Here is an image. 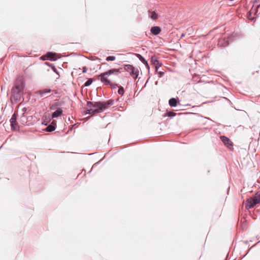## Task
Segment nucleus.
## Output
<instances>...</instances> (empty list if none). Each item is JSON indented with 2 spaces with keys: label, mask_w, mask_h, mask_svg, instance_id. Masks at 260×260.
<instances>
[{
  "label": "nucleus",
  "mask_w": 260,
  "mask_h": 260,
  "mask_svg": "<svg viewBox=\"0 0 260 260\" xmlns=\"http://www.w3.org/2000/svg\"><path fill=\"white\" fill-rule=\"evenodd\" d=\"M23 88L24 83L22 80L21 79H17L14 86L11 90L10 99L12 103H17L20 100Z\"/></svg>",
  "instance_id": "nucleus-1"
},
{
  "label": "nucleus",
  "mask_w": 260,
  "mask_h": 260,
  "mask_svg": "<svg viewBox=\"0 0 260 260\" xmlns=\"http://www.w3.org/2000/svg\"><path fill=\"white\" fill-rule=\"evenodd\" d=\"M120 73V69H112L105 72L101 73L99 77L101 78V81L105 85H110L112 89H116L118 87V85L116 83H112L108 78L111 75L118 76Z\"/></svg>",
  "instance_id": "nucleus-2"
},
{
  "label": "nucleus",
  "mask_w": 260,
  "mask_h": 260,
  "mask_svg": "<svg viewBox=\"0 0 260 260\" xmlns=\"http://www.w3.org/2000/svg\"><path fill=\"white\" fill-rule=\"evenodd\" d=\"M101 104L99 105V109H90L86 110V113L89 114H94L96 113H100L104 110L107 109L110 106H111L114 103V101L110 100L106 102H99Z\"/></svg>",
  "instance_id": "nucleus-3"
},
{
  "label": "nucleus",
  "mask_w": 260,
  "mask_h": 260,
  "mask_svg": "<svg viewBox=\"0 0 260 260\" xmlns=\"http://www.w3.org/2000/svg\"><path fill=\"white\" fill-rule=\"evenodd\" d=\"M260 202V192H256L252 197L248 199L245 203V208L248 210Z\"/></svg>",
  "instance_id": "nucleus-4"
},
{
  "label": "nucleus",
  "mask_w": 260,
  "mask_h": 260,
  "mask_svg": "<svg viewBox=\"0 0 260 260\" xmlns=\"http://www.w3.org/2000/svg\"><path fill=\"white\" fill-rule=\"evenodd\" d=\"M124 69L126 71L128 72L131 76L135 80L138 78L139 73L138 68H135L131 64H125L124 65Z\"/></svg>",
  "instance_id": "nucleus-5"
},
{
  "label": "nucleus",
  "mask_w": 260,
  "mask_h": 260,
  "mask_svg": "<svg viewBox=\"0 0 260 260\" xmlns=\"http://www.w3.org/2000/svg\"><path fill=\"white\" fill-rule=\"evenodd\" d=\"M230 40H231L230 37L221 39L219 41L218 45L220 47H226L229 44Z\"/></svg>",
  "instance_id": "nucleus-6"
},
{
  "label": "nucleus",
  "mask_w": 260,
  "mask_h": 260,
  "mask_svg": "<svg viewBox=\"0 0 260 260\" xmlns=\"http://www.w3.org/2000/svg\"><path fill=\"white\" fill-rule=\"evenodd\" d=\"M56 122L55 121L53 120L51 124H49L47 126V127L45 128V131L46 132H51L54 131L56 128Z\"/></svg>",
  "instance_id": "nucleus-7"
},
{
  "label": "nucleus",
  "mask_w": 260,
  "mask_h": 260,
  "mask_svg": "<svg viewBox=\"0 0 260 260\" xmlns=\"http://www.w3.org/2000/svg\"><path fill=\"white\" fill-rule=\"evenodd\" d=\"M51 91L50 89H44L38 91V94L40 95V98H45L47 93H49Z\"/></svg>",
  "instance_id": "nucleus-8"
},
{
  "label": "nucleus",
  "mask_w": 260,
  "mask_h": 260,
  "mask_svg": "<svg viewBox=\"0 0 260 260\" xmlns=\"http://www.w3.org/2000/svg\"><path fill=\"white\" fill-rule=\"evenodd\" d=\"M62 110L58 108L57 110L52 114V118H57L60 116L62 113Z\"/></svg>",
  "instance_id": "nucleus-9"
},
{
  "label": "nucleus",
  "mask_w": 260,
  "mask_h": 260,
  "mask_svg": "<svg viewBox=\"0 0 260 260\" xmlns=\"http://www.w3.org/2000/svg\"><path fill=\"white\" fill-rule=\"evenodd\" d=\"M100 105L101 104H100L99 102H96L93 103L92 102L89 101V102H87V107H88V108L94 107V108H95V109H99V105Z\"/></svg>",
  "instance_id": "nucleus-10"
},
{
  "label": "nucleus",
  "mask_w": 260,
  "mask_h": 260,
  "mask_svg": "<svg viewBox=\"0 0 260 260\" xmlns=\"http://www.w3.org/2000/svg\"><path fill=\"white\" fill-rule=\"evenodd\" d=\"M46 56L47 57V59L53 61V60H56V53H53V52H47L46 54Z\"/></svg>",
  "instance_id": "nucleus-11"
},
{
  "label": "nucleus",
  "mask_w": 260,
  "mask_h": 260,
  "mask_svg": "<svg viewBox=\"0 0 260 260\" xmlns=\"http://www.w3.org/2000/svg\"><path fill=\"white\" fill-rule=\"evenodd\" d=\"M150 31L153 35H157L160 32L161 29L159 26H156L151 27Z\"/></svg>",
  "instance_id": "nucleus-12"
},
{
  "label": "nucleus",
  "mask_w": 260,
  "mask_h": 260,
  "mask_svg": "<svg viewBox=\"0 0 260 260\" xmlns=\"http://www.w3.org/2000/svg\"><path fill=\"white\" fill-rule=\"evenodd\" d=\"M220 139L222 141V142L225 144V145H232V142L230 141V140L225 136H221Z\"/></svg>",
  "instance_id": "nucleus-13"
},
{
  "label": "nucleus",
  "mask_w": 260,
  "mask_h": 260,
  "mask_svg": "<svg viewBox=\"0 0 260 260\" xmlns=\"http://www.w3.org/2000/svg\"><path fill=\"white\" fill-rule=\"evenodd\" d=\"M177 103L178 102L177 101V100L174 98H171L169 101V104L170 106L172 107H176L177 105Z\"/></svg>",
  "instance_id": "nucleus-14"
},
{
  "label": "nucleus",
  "mask_w": 260,
  "mask_h": 260,
  "mask_svg": "<svg viewBox=\"0 0 260 260\" xmlns=\"http://www.w3.org/2000/svg\"><path fill=\"white\" fill-rule=\"evenodd\" d=\"M11 129L13 131L17 130L18 128V125L17 121L15 122V123H11Z\"/></svg>",
  "instance_id": "nucleus-15"
},
{
  "label": "nucleus",
  "mask_w": 260,
  "mask_h": 260,
  "mask_svg": "<svg viewBox=\"0 0 260 260\" xmlns=\"http://www.w3.org/2000/svg\"><path fill=\"white\" fill-rule=\"evenodd\" d=\"M176 115V113L172 112V111H167L166 114V116H167L171 117V118L175 116Z\"/></svg>",
  "instance_id": "nucleus-16"
},
{
  "label": "nucleus",
  "mask_w": 260,
  "mask_h": 260,
  "mask_svg": "<svg viewBox=\"0 0 260 260\" xmlns=\"http://www.w3.org/2000/svg\"><path fill=\"white\" fill-rule=\"evenodd\" d=\"M17 116L16 114H13L10 120V123H15L16 122Z\"/></svg>",
  "instance_id": "nucleus-17"
},
{
  "label": "nucleus",
  "mask_w": 260,
  "mask_h": 260,
  "mask_svg": "<svg viewBox=\"0 0 260 260\" xmlns=\"http://www.w3.org/2000/svg\"><path fill=\"white\" fill-rule=\"evenodd\" d=\"M151 59L153 64L154 62L156 63L159 62L158 60V57L155 55L152 56L151 58Z\"/></svg>",
  "instance_id": "nucleus-18"
},
{
  "label": "nucleus",
  "mask_w": 260,
  "mask_h": 260,
  "mask_svg": "<svg viewBox=\"0 0 260 260\" xmlns=\"http://www.w3.org/2000/svg\"><path fill=\"white\" fill-rule=\"evenodd\" d=\"M153 65L155 66V72H157L158 69L161 66L162 63H159L158 62L157 63H155L154 62Z\"/></svg>",
  "instance_id": "nucleus-19"
},
{
  "label": "nucleus",
  "mask_w": 260,
  "mask_h": 260,
  "mask_svg": "<svg viewBox=\"0 0 260 260\" xmlns=\"http://www.w3.org/2000/svg\"><path fill=\"white\" fill-rule=\"evenodd\" d=\"M151 18L153 20H155L158 17V15L157 14L155 13V11H153L151 13V15L150 16Z\"/></svg>",
  "instance_id": "nucleus-20"
},
{
  "label": "nucleus",
  "mask_w": 260,
  "mask_h": 260,
  "mask_svg": "<svg viewBox=\"0 0 260 260\" xmlns=\"http://www.w3.org/2000/svg\"><path fill=\"white\" fill-rule=\"evenodd\" d=\"M93 81H92V79H89L88 80H87L84 83V86L87 87V86H89V85H90L91 84V83H92Z\"/></svg>",
  "instance_id": "nucleus-21"
},
{
  "label": "nucleus",
  "mask_w": 260,
  "mask_h": 260,
  "mask_svg": "<svg viewBox=\"0 0 260 260\" xmlns=\"http://www.w3.org/2000/svg\"><path fill=\"white\" fill-rule=\"evenodd\" d=\"M115 58H116V57L114 56H109L107 57L106 60L107 61H114L115 60Z\"/></svg>",
  "instance_id": "nucleus-22"
},
{
  "label": "nucleus",
  "mask_w": 260,
  "mask_h": 260,
  "mask_svg": "<svg viewBox=\"0 0 260 260\" xmlns=\"http://www.w3.org/2000/svg\"><path fill=\"white\" fill-rule=\"evenodd\" d=\"M118 93L119 94L121 95H123L124 94V89L122 86L119 87V89L118 90Z\"/></svg>",
  "instance_id": "nucleus-23"
},
{
  "label": "nucleus",
  "mask_w": 260,
  "mask_h": 260,
  "mask_svg": "<svg viewBox=\"0 0 260 260\" xmlns=\"http://www.w3.org/2000/svg\"><path fill=\"white\" fill-rule=\"evenodd\" d=\"M137 56L143 63L145 61L146 59L141 55L137 54Z\"/></svg>",
  "instance_id": "nucleus-24"
},
{
  "label": "nucleus",
  "mask_w": 260,
  "mask_h": 260,
  "mask_svg": "<svg viewBox=\"0 0 260 260\" xmlns=\"http://www.w3.org/2000/svg\"><path fill=\"white\" fill-rule=\"evenodd\" d=\"M46 64H47L48 66H49L50 67H51L52 70L55 73H56L57 74H58V73H57V69L55 68V67L54 66H51V65H49V64L48 63V62H46L45 63Z\"/></svg>",
  "instance_id": "nucleus-25"
},
{
  "label": "nucleus",
  "mask_w": 260,
  "mask_h": 260,
  "mask_svg": "<svg viewBox=\"0 0 260 260\" xmlns=\"http://www.w3.org/2000/svg\"><path fill=\"white\" fill-rule=\"evenodd\" d=\"M164 72L162 71L158 72V77L161 78L164 75Z\"/></svg>",
  "instance_id": "nucleus-26"
},
{
  "label": "nucleus",
  "mask_w": 260,
  "mask_h": 260,
  "mask_svg": "<svg viewBox=\"0 0 260 260\" xmlns=\"http://www.w3.org/2000/svg\"><path fill=\"white\" fill-rule=\"evenodd\" d=\"M143 63L145 65L146 67L147 68V69L148 70V71H149V69H150V68H149V66L147 61V60H146L145 61H144L143 62Z\"/></svg>",
  "instance_id": "nucleus-27"
},
{
  "label": "nucleus",
  "mask_w": 260,
  "mask_h": 260,
  "mask_svg": "<svg viewBox=\"0 0 260 260\" xmlns=\"http://www.w3.org/2000/svg\"><path fill=\"white\" fill-rule=\"evenodd\" d=\"M87 70V68L86 67H84L82 69V72L85 73V72H86Z\"/></svg>",
  "instance_id": "nucleus-28"
},
{
  "label": "nucleus",
  "mask_w": 260,
  "mask_h": 260,
  "mask_svg": "<svg viewBox=\"0 0 260 260\" xmlns=\"http://www.w3.org/2000/svg\"><path fill=\"white\" fill-rule=\"evenodd\" d=\"M255 3H260V0H256Z\"/></svg>",
  "instance_id": "nucleus-29"
},
{
  "label": "nucleus",
  "mask_w": 260,
  "mask_h": 260,
  "mask_svg": "<svg viewBox=\"0 0 260 260\" xmlns=\"http://www.w3.org/2000/svg\"><path fill=\"white\" fill-rule=\"evenodd\" d=\"M185 36L184 34H182L181 36V38H182Z\"/></svg>",
  "instance_id": "nucleus-30"
},
{
  "label": "nucleus",
  "mask_w": 260,
  "mask_h": 260,
  "mask_svg": "<svg viewBox=\"0 0 260 260\" xmlns=\"http://www.w3.org/2000/svg\"><path fill=\"white\" fill-rule=\"evenodd\" d=\"M107 62H104L102 63V65H107Z\"/></svg>",
  "instance_id": "nucleus-31"
},
{
  "label": "nucleus",
  "mask_w": 260,
  "mask_h": 260,
  "mask_svg": "<svg viewBox=\"0 0 260 260\" xmlns=\"http://www.w3.org/2000/svg\"><path fill=\"white\" fill-rule=\"evenodd\" d=\"M41 59H42V60H45V57H44V56H42V57H41Z\"/></svg>",
  "instance_id": "nucleus-32"
},
{
  "label": "nucleus",
  "mask_w": 260,
  "mask_h": 260,
  "mask_svg": "<svg viewBox=\"0 0 260 260\" xmlns=\"http://www.w3.org/2000/svg\"><path fill=\"white\" fill-rule=\"evenodd\" d=\"M42 124H45V125H47V123H45V122H42Z\"/></svg>",
  "instance_id": "nucleus-33"
},
{
  "label": "nucleus",
  "mask_w": 260,
  "mask_h": 260,
  "mask_svg": "<svg viewBox=\"0 0 260 260\" xmlns=\"http://www.w3.org/2000/svg\"><path fill=\"white\" fill-rule=\"evenodd\" d=\"M42 124H45V125H47V123H45V122H42Z\"/></svg>",
  "instance_id": "nucleus-34"
},
{
  "label": "nucleus",
  "mask_w": 260,
  "mask_h": 260,
  "mask_svg": "<svg viewBox=\"0 0 260 260\" xmlns=\"http://www.w3.org/2000/svg\"><path fill=\"white\" fill-rule=\"evenodd\" d=\"M42 124H45V125H47V123H45V122H42Z\"/></svg>",
  "instance_id": "nucleus-35"
},
{
  "label": "nucleus",
  "mask_w": 260,
  "mask_h": 260,
  "mask_svg": "<svg viewBox=\"0 0 260 260\" xmlns=\"http://www.w3.org/2000/svg\"><path fill=\"white\" fill-rule=\"evenodd\" d=\"M26 110V109H25V108L23 109V111H25Z\"/></svg>",
  "instance_id": "nucleus-36"
}]
</instances>
